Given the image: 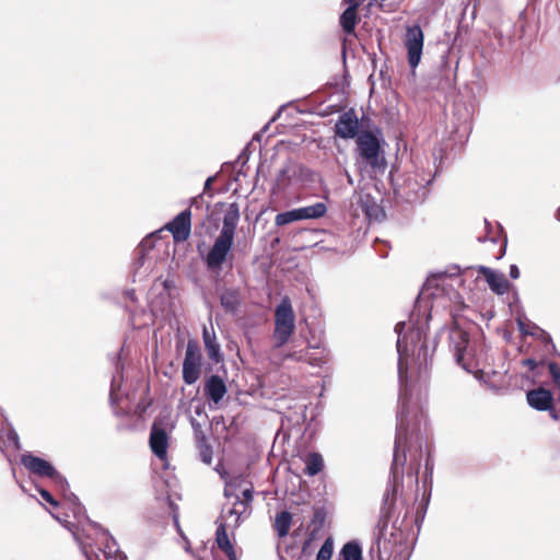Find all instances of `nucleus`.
<instances>
[{
	"label": "nucleus",
	"instance_id": "nucleus-1",
	"mask_svg": "<svg viewBox=\"0 0 560 560\" xmlns=\"http://www.w3.org/2000/svg\"><path fill=\"white\" fill-rule=\"evenodd\" d=\"M398 374L400 381L398 423L395 438L394 459L390 472L394 478L393 492L397 493L398 480L404 478L402 467L406 463L405 446L408 436L420 430L423 411L418 401L413 402V395L420 400L422 388L429 380L431 355L427 345L425 335L420 328L409 329L397 340Z\"/></svg>",
	"mask_w": 560,
	"mask_h": 560
},
{
	"label": "nucleus",
	"instance_id": "nucleus-2",
	"mask_svg": "<svg viewBox=\"0 0 560 560\" xmlns=\"http://www.w3.org/2000/svg\"><path fill=\"white\" fill-rule=\"evenodd\" d=\"M450 342L458 365L469 373L482 372L487 357L486 346L480 340H471L455 317L450 329Z\"/></svg>",
	"mask_w": 560,
	"mask_h": 560
},
{
	"label": "nucleus",
	"instance_id": "nucleus-3",
	"mask_svg": "<svg viewBox=\"0 0 560 560\" xmlns=\"http://www.w3.org/2000/svg\"><path fill=\"white\" fill-rule=\"evenodd\" d=\"M191 208L188 207L162 228L148 234L139 245H155L158 242L170 245L171 238L175 245L183 244L187 242L191 235Z\"/></svg>",
	"mask_w": 560,
	"mask_h": 560
},
{
	"label": "nucleus",
	"instance_id": "nucleus-4",
	"mask_svg": "<svg viewBox=\"0 0 560 560\" xmlns=\"http://www.w3.org/2000/svg\"><path fill=\"white\" fill-rule=\"evenodd\" d=\"M295 329V316L288 296L283 298L275 310V332L276 347H282L288 342Z\"/></svg>",
	"mask_w": 560,
	"mask_h": 560
},
{
	"label": "nucleus",
	"instance_id": "nucleus-5",
	"mask_svg": "<svg viewBox=\"0 0 560 560\" xmlns=\"http://www.w3.org/2000/svg\"><path fill=\"white\" fill-rule=\"evenodd\" d=\"M21 464L32 474L48 478L55 486L65 491L68 488L66 478L46 459L31 453L21 456Z\"/></svg>",
	"mask_w": 560,
	"mask_h": 560
},
{
	"label": "nucleus",
	"instance_id": "nucleus-6",
	"mask_svg": "<svg viewBox=\"0 0 560 560\" xmlns=\"http://www.w3.org/2000/svg\"><path fill=\"white\" fill-rule=\"evenodd\" d=\"M432 178L424 173L409 174L399 188L400 195L411 203L422 202L429 195V185Z\"/></svg>",
	"mask_w": 560,
	"mask_h": 560
},
{
	"label": "nucleus",
	"instance_id": "nucleus-7",
	"mask_svg": "<svg viewBox=\"0 0 560 560\" xmlns=\"http://www.w3.org/2000/svg\"><path fill=\"white\" fill-rule=\"evenodd\" d=\"M357 147L360 156L372 167L384 166V159L381 158V143L377 137L371 131H363L357 138Z\"/></svg>",
	"mask_w": 560,
	"mask_h": 560
},
{
	"label": "nucleus",
	"instance_id": "nucleus-8",
	"mask_svg": "<svg viewBox=\"0 0 560 560\" xmlns=\"http://www.w3.org/2000/svg\"><path fill=\"white\" fill-rule=\"evenodd\" d=\"M202 354L195 340H188L183 361V380L187 385L195 384L201 375Z\"/></svg>",
	"mask_w": 560,
	"mask_h": 560
},
{
	"label": "nucleus",
	"instance_id": "nucleus-9",
	"mask_svg": "<svg viewBox=\"0 0 560 560\" xmlns=\"http://www.w3.org/2000/svg\"><path fill=\"white\" fill-rule=\"evenodd\" d=\"M424 35L419 25L408 26L406 28L405 47L407 49V59L409 66L415 69L421 60L423 50Z\"/></svg>",
	"mask_w": 560,
	"mask_h": 560
},
{
	"label": "nucleus",
	"instance_id": "nucleus-10",
	"mask_svg": "<svg viewBox=\"0 0 560 560\" xmlns=\"http://www.w3.org/2000/svg\"><path fill=\"white\" fill-rule=\"evenodd\" d=\"M240 220V209L236 202L229 205L224 217L223 224L219 236L215 238L213 245H233L234 233L237 222Z\"/></svg>",
	"mask_w": 560,
	"mask_h": 560
},
{
	"label": "nucleus",
	"instance_id": "nucleus-11",
	"mask_svg": "<svg viewBox=\"0 0 560 560\" xmlns=\"http://www.w3.org/2000/svg\"><path fill=\"white\" fill-rule=\"evenodd\" d=\"M360 122L354 109H349L341 114L335 124V133L341 139L358 138Z\"/></svg>",
	"mask_w": 560,
	"mask_h": 560
},
{
	"label": "nucleus",
	"instance_id": "nucleus-12",
	"mask_svg": "<svg viewBox=\"0 0 560 560\" xmlns=\"http://www.w3.org/2000/svg\"><path fill=\"white\" fill-rule=\"evenodd\" d=\"M149 444L152 453L160 459H166L168 448V435L164 428L156 422L151 428Z\"/></svg>",
	"mask_w": 560,
	"mask_h": 560
},
{
	"label": "nucleus",
	"instance_id": "nucleus-13",
	"mask_svg": "<svg viewBox=\"0 0 560 560\" xmlns=\"http://www.w3.org/2000/svg\"><path fill=\"white\" fill-rule=\"evenodd\" d=\"M348 5V8L341 13L339 18V24L342 28V31L347 35H354L355 34V26L358 22L360 21L358 11L360 8V2L358 0L350 1V2H343Z\"/></svg>",
	"mask_w": 560,
	"mask_h": 560
},
{
	"label": "nucleus",
	"instance_id": "nucleus-14",
	"mask_svg": "<svg viewBox=\"0 0 560 560\" xmlns=\"http://www.w3.org/2000/svg\"><path fill=\"white\" fill-rule=\"evenodd\" d=\"M526 398L528 405L538 411H545L547 409H550L553 402L551 392L544 387H538L528 390Z\"/></svg>",
	"mask_w": 560,
	"mask_h": 560
},
{
	"label": "nucleus",
	"instance_id": "nucleus-15",
	"mask_svg": "<svg viewBox=\"0 0 560 560\" xmlns=\"http://www.w3.org/2000/svg\"><path fill=\"white\" fill-rule=\"evenodd\" d=\"M228 392L226 385L221 376L211 375L205 384L206 396L214 404H219Z\"/></svg>",
	"mask_w": 560,
	"mask_h": 560
},
{
	"label": "nucleus",
	"instance_id": "nucleus-16",
	"mask_svg": "<svg viewBox=\"0 0 560 560\" xmlns=\"http://www.w3.org/2000/svg\"><path fill=\"white\" fill-rule=\"evenodd\" d=\"M215 544L229 560H238L234 544L230 540L226 525L221 523L215 530Z\"/></svg>",
	"mask_w": 560,
	"mask_h": 560
},
{
	"label": "nucleus",
	"instance_id": "nucleus-17",
	"mask_svg": "<svg viewBox=\"0 0 560 560\" xmlns=\"http://www.w3.org/2000/svg\"><path fill=\"white\" fill-rule=\"evenodd\" d=\"M288 358L298 362L308 363L312 366H319L324 363V351L311 352L310 349H304L289 353Z\"/></svg>",
	"mask_w": 560,
	"mask_h": 560
},
{
	"label": "nucleus",
	"instance_id": "nucleus-18",
	"mask_svg": "<svg viewBox=\"0 0 560 560\" xmlns=\"http://www.w3.org/2000/svg\"><path fill=\"white\" fill-rule=\"evenodd\" d=\"M202 338L208 357L218 362L220 360V345L217 341L213 328L208 329L207 327H203Z\"/></svg>",
	"mask_w": 560,
	"mask_h": 560
},
{
	"label": "nucleus",
	"instance_id": "nucleus-19",
	"mask_svg": "<svg viewBox=\"0 0 560 560\" xmlns=\"http://www.w3.org/2000/svg\"><path fill=\"white\" fill-rule=\"evenodd\" d=\"M230 249L231 247H211L206 258L208 268L211 270L219 269L226 259Z\"/></svg>",
	"mask_w": 560,
	"mask_h": 560
},
{
	"label": "nucleus",
	"instance_id": "nucleus-20",
	"mask_svg": "<svg viewBox=\"0 0 560 560\" xmlns=\"http://www.w3.org/2000/svg\"><path fill=\"white\" fill-rule=\"evenodd\" d=\"M222 307L228 313H235L241 304L240 292L234 289L225 290L220 298Z\"/></svg>",
	"mask_w": 560,
	"mask_h": 560
},
{
	"label": "nucleus",
	"instance_id": "nucleus-21",
	"mask_svg": "<svg viewBox=\"0 0 560 560\" xmlns=\"http://www.w3.org/2000/svg\"><path fill=\"white\" fill-rule=\"evenodd\" d=\"M197 448L200 459L210 465L212 463V446L210 445L206 434L202 431L196 432Z\"/></svg>",
	"mask_w": 560,
	"mask_h": 560
},
{
	"label": "nucleus",
	"instance_id": "nucleus-22",
	"mask_svg": "<svg viewBox=\"0 0 560 560\" xmlns=\"http://www.w3.org/2000/svg\"><path fill=\"white\" fill-rule=\"evenodd\" d=\"M485 277L493 292L503 294L508 291L509 282L502 275H498L492 270H486Z\"/></svg>",
	"mask_w": 560,
	"mask_h": 560
},
{
	"label": "nucleus",
	"instance_id": "nucleus-23",
	"mask_svg": "<svg viewBox=\"0 0 560 560\" xmlns=\"http://www.w3.org/2000/svg\"><path fill=\"white\" fill-rule=\"evenodd\" d=\"M248 486L243 489L242 491V499L240 497H236V501L234 502V509L233 512L236 514H243L245 513L253 501V494H254V486L252 482H247Z\"/></svg>",
	"mask_w": 560,
	"mask_h": 560
},
{
	"label": "nucleus",
	"instance_id": "nucleus-24",
	"mask_svg": "<svg viewBox=\"0 0 560 560\" xmlns=\"http://www.w3.org/2000/svg\"><path fill=\"white\" fill-rule=\"evenodd\" d=\"M291 525L292 515L290 512L281 511L280 513H277L273 522V529L280 538H283L289 534Z\"/></svg>",
	"mask_w": 560,
	"mask_h": 560
},
{
	"label": "nucleus",
	"instance_id": "nucleus-25",
	"mask_svg": "<svg viewBox=\"0 0 560 560\" xmlns=\"http://www.w3.org/2000/svg\"><path fill=\"white\" fill-rule=\"evenodd\" d=\"M305 469L304 474L307 476H315L324 468V459L319 453H310L304 458Z\"/></svg>",
	"mask_w": 560,
	"mask_h": 560
},
{
	"label": "nucleus",
	"instance_id": "nucleus-26",
	"mask_svg": "<svg viewBox=\"0 0 560 560\" xmlns=\"http://www.w3.org/2000/svg\"><path fill=\"white\" fill-rule=\"evenodd\" d=\"M298 210L301 220L319 219L326 214L327 207L324 202H316L311 206L298 208Z\"/></svg>",
	"mask_w": 560,
	"mask_h": 560
},
{
	"label": "nucleus",
	"instance_id": "nucleus-27",
	"mask_svg": "<svg viewBox=\"0 0 560 560\" xmlns=\"http://www.w3.org/2000/svg\"><path fill=\"white\" fill-rule=\"evenodd\" d=\"M218 229L219 225L212 218L207 217L205 220H202L200 225L196 228V233H198V235L202 238L200 245H205L207 243V236L209 240H211Z\"/></svg>",
	"mask_w": 560,
	"mask_h": 560
},
{
	"label": "nucleus",
	"instance_id": "nucleus-28",
	"mask_svg": "<svg viewBox=\"0 0 560 560\" xmlns=\"http://www.w3.org/2000/svg\"><path fill=\"white\" fill-rule=\"evenodd\" d=\"M341 555L343 560H362V551L360 546L357 542H347L342 550Z\"/></svg>",
	"mask_w": 560,
	"mask_h": 560
},
{
	"label": "nucleus",
	"instance_id": "nucleus-29",
	"mask_svg": "<svg viewBox=\"0 0 560 560\" xmlns=\"http://www.w3.org/2000/svg\"><path fill=\"white\" fill-rule=\"evenodd\" d=\"M300 220L301 219L298 209L281 212L276 215V224L280 226Z\"/></svg>",
	"mask_w": 560,
	"mask_h": 560
},
{
	"label": "nucleus",
	"instance_id": "nucleus-30",
	"mask_svg": "<svg viewBox=\"0 0 560 560\" xmlns=\"http://www.w3.org/2000/svg\"><path fill=\"white\" fill-rule=\"evenodd\" d=\"M419 470H420V460L416 459L413 462H410L408 471H407V478L411 486H415L416 491L418 492L419 488Z\"/></svg>",
	"mask_w": 560,
	"mask_h": 560
},
{
	"label": "nucleus",
	"instance_id": "nucleus-31",
	"mask_svg": "<svg viewBox=\"0 0 560 560\" xmlns=\"http://www.w3.org/2000/svg\"><path fill=\"white\" fill-rule=\"evenodd\" d=\"M488 240L492 243H500L501 245H506L508 238L503 232V229L498 224L495 226V231H488Z\"/></svg>",
	"mask_w": 560,
	"mask_h": 560
},
{
	"label": "nucleus",
	"instance_id": "nucleus-32",
	"mask_svg": "<svg viewBox=\"0 0 560 560\" xmlns=\"http://www.w3.org/2000/svg\"><path fill=\"white\" fill-rule=\"evenodd\" d=\"M332 548L331 539H326L317 553L316 560H330L332 556Z\"/></svg>",
	"mask_w": 560,
	"mask_h": 560
},
{
	"label": "nucleus",
	"instance_id": "nucleus-33",
	"mask_svg": "<svg viewBox=\"0 0 560 560\" xmlns=\"http://www.w3.org/2000/svg\"><path fill=\"white\" fill-rule=\"evenodd\" d=\"M446 277H447V272L446 271H441V272L432 273L431 276L428 277V279H427L425 283H424V287L428 288V289L432 288V287L438 288L440 285L439 281L443 280Z\"/></svg>",
	"mask_w": 560,
	"mask_h": 560
},
{
	"label": "nucleus",
	"instance_id": "nucleus-34",
	"mask_svg": "<svg viewBox=\"0 0 560 560\" xmlns=\"http://www.w3.org/2000/svg\"><path fill=\"white\" fill-rule=\"evenodd\" d=\"M548 371L552 378L553 384L560 388V366L556 362L548 363Z\"/></svg>",
	"mask_w": 560,
	"mask_h": 560
},
{
	"label": "nucleus",
	"instance_id": "nucleus-35",
	"mask_svg": "<svg viewBox=\"0 0 560 560\" xmlns=\"http://www.w3.org/2000/svg\"><path fill=\"white\" fill-rule=\"evenodd\" d=\"M38 492H39L40 497L46 502L51 504L52 506H58L59 505V503L55 500V498L51 495V493L49 491H47L46 489H39Z\"/></svg>",
	"mask_w": 560,
	"mask_h": 560
},
{
	"label": "nucleus",
	"instance_id": "nucleus-36",
	"mask_svg": "<svg viewBox=\"0 0 560 560\" xmlns=\"http://www.w3.org/2000/svg\"><path fill=\"white\" fill-rule=\"evenodd\" d=\"M243 482H244V478H243V476L240 475V476L231 477L229 480H226V486L240 488Z\"/></svg>",
	"mask_w": 560,
	"mask_h": 560
},
{
	"label": "nucleus",
	"instance_id": "nucleus-37",
	"mask_svg": "<svg viewBox=\"0 0 560 560\" xmlns=\"http://www.w3.org/2000/svg\"><path fill=\"white\" fill-rule=\"evenodd\" d=\"M522 365L527 368L529 371H534L538 366V363L535 359L527 358L522 361Z\"/></svg>",
	"mask_w": 560,
	"mask_h": 560
},
{
	"label": "nucleus",
	"instance_id": "nucleus-38",
	"mask_svg": "<svg viewBox=\"0 0 560 560\" xmlns=\"http://www.w3.org/2000/svg\"><path fill=\"white\" fill-rule=\"evenodd\" d=\"M546 411L549 412L550 418L553 419L555 421H558L560 419L559 412L553 407V404L551 405L550 409H547Z\"/></svg>",
	"mask_w": 560,
	"mask_h": 560
},
{
	"label": "nucleus",
	"instance_id": "nucleus-39",
	"mask_svg": "<svg viewBox=\"0 0 560 560\" xmlns=\"http://www.w3.org/2000/svg\"><path fill=\"white\" fill-rule=\"evenodd\" d=\"M510 276L513 279H517L520 277V270L515 265H512L510 267Z\"/></svg>",
	"mask_w": 560,
	"mask_h": 560
},
{
	"label": "nucleus",
	"instance_id": "nucleus-40",
	"mask_svg": "<svg viewBox=\"0 0 560 560\" xmlns=\"http://www.w3.org/2000/svg\"><path fill=\"white\" fill-rule=\"evenodd\" d=\"M425 512V505H422L420 504L418 511H417V516H416V522L418 523L419 520H422L423 518V514Z\"/></svg>",
	"mask_w": 560,
	"mask_h": 560
},
{
	"label": "nucleus",
	"instance_id": "nucleus-41",
	"mask_svg": "<svg viewBox=\"0 0 560 560\" xmlns=\"http://www.w3.org/2000/svg\"><path fill=\"white\" fill-rule=\"evenodd\" d=\"M376 210V207H372V208H365V213L369 215V217H373L374 215V211Z\"/></svg>",
	"mask_w": 560,
	"mask_h": 560
},
{
	"label": "nucleus",
	"instance_id": "nucleus-42",
	"mask_svg": "<svg viewBox=\"0 0 560 560\" xmlns=\"http://www.w3.org/2000/svg\"><path fill=\"white\" fill-rule=\"evenodd\" d=\"M213 178L212 177H209L207 180H206V184H205V189L209 188L211 183H212Z\"/></svg>",
	"mask_w": 560,
	"mask_h": 560
},
{
	"label": "nucleus",
	"instance_id": "nucleus-43",
	"mask_svg": "<svg viewBox=\"0 0 560 560\" xmlns=\"http://www.w3.org/2000/svg\"><path fill=\"white\" fill-rule=\"evenodd\" d=\"M556 219L560 222V207L556 211Z\"/></svg>",
	"mask_w": 560,
	"mask_h": 560
},
{
	"label": "nucleus",
	"instance_id": "nucleus-44",
	"mask_svg": "<svg viewBox=\"0 0 560 560\" xmlns=\"http://www.w3.org/2000/svg\"><path fill=\"white\" fill-rule=\"evenodd\" d=\"M518 326H520V330L521 331H524L525 334H527L525 330H524V324L522 322H518Z\"/></svg>",
	"mask_w": 560,
	"mask_h": 560
},
{
	"label": "nucleus",
	"instance_id": "nucleus-45",
	"mask_svg": "<svg viewBox=\"0 0 560 560\" xmlns=\"http://www.w3.org/2000/svg\"><path fill=\"white\" fill-rule=\"evenodd\" d=\"M221 478H223V479H225V480H226V478H228V472H226V471L222 472V474H221Z\"/></svg>",
	"mask_w": 560,
	"mask_h": 560
},
{
	"label": "nucleus",
	"instance_id": "nucleus-46",
	"mask_svg": "<svg viewBox=\"0 0 560 560\" xmlns=\"http://www.w3.org/2000/svg\"><path fill=\"white\" fill-rule=\"evenodd\" d=\"M279 238H275V241L271 243V245H275V243H278Z\"/></svg>",
	"mask_w": 560,
	"mask_h": 560
},
{
	"label": "nucleus",
	"instance_id": "nucleus-47",
	"mask_svg": "<svg viewBox=\"0 0 560 560\" xmlns=\"http://www.w3.org/2000/svg\"><path fill=\"white\" fill-rule=\"evenodd\" d=\"M402 325H404L402 323L396 324V329H397L399 326H402Z\"/></svg>",
	"mask_w": 560,
	"mask_h": 560
}]
</instances>
